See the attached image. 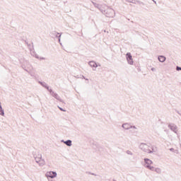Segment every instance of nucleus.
Returning <instances> with one entry per match:
<instances>
[{
    "mask_svg": "<svg viewBox=\"0 0 181 181\" xmlns=\"http://www.w3.org/2000/svg\"><path fill=\"white\" fill-rule=\"evenodd\" d=\"M102 13L105 15L106 18H114L115 16V11L111 8L103 10Z\"/></svg>",
    "mask_w": 181,
    "mask_h": 181,
    "instance_id": "f257e3e1",
    "label": "nucleus"
},
{
    "mask_svg": "<svg viewBox=\"0 0 181 181\" xmlns=\"http://www.w3.org/2000/svg\"><path fill=\"white\" fill-rule=\"evenodd\" d=\"M139 149H141V151H144V152H146V153H153V147H151V149L148 148V146L145 143L140 144L139 146Z\"/></svg>",
    "mask_w": 181,
    "mask_h": 181,
    "instance_id": "f03ea898",
    "label": "nucleus"
},
{
    "mask_svg": "<svg viewBox=\"0 0 181 181\" xmlns=\"http://www.w3.org/2000/svg\"><path fill=\"white\" fill-rule=\"evenodd\" d=\"M126 59L128 64H130L131 66L134 64V59H132V54H131V52H127L126 54Z\"/></svg>",
    "mask_w": 181,
    "mask_h": 181,
    "instance_id": "7ed1b4c3",
    "label": "nucleus"
},
{
    "mask_svg": "<svg viewBox=\"0 0 181 181\" xmlns=\"http://www.w3.org/2000/svg\"><path fill=\"white\" fill-rule=\"evenodd\" d=\"M47 177H50V179H54L57 177V173L56 171H50L46 173Z\"/></svg>",
    "mask_w": 181,
    "mask_h": 181,
    "instance_id": "20e7f679",
    "label": "nucleus"
},
{
    "mask_svg": "<svg viewBox=\"0 0 181 181\" xmlns=\"http://www.w3.org/2000/svg\"><path fill=\"white\" fill-rule=\"evenodd\" d=\"M168 128H170V129H171V131H173V132H175V134H177V126H176L175 124H168Z\"/></svg>",
    "mask_w": 181,
    "mask_h": 181,
    "instance_id": "39448f33",
    "label": "nucleus"
},
{
    "mask_svg": "<svg viewBox=\"0 0 181 181\" xmlns=\"http://www.w3.org/2000/svg\"><path fill=\"white\" fill-rule=\"evenodd\" d=\"M51 95H52L54 98H56V100H57L60 103H63V100L62 99V98H60V96H59V95L57 93H54V91L52 92Z\"/></svg>",
    "mask_w": 181,
    "mask_h": 181,
    "instance_id": "423d86ee",
    "label": "nucleus"
},
{
    "mask_svg": "<svg viewBox=\"0 0 181 181\" xmlns=\"http://www.w3.org/2000/svg\"><path fill=\"white\" fill-rule=\"evenodd\" d=\"M89 66H90V67H94L95 69H97V67L101 66V64H97L94 61H90L88 62Z\"/></svg>",
    "mask_w": 181,
    "mask_h": 181,
    "instance_id": "0eeeda50",
    "label": "nucleus"
},
{
    "mask_svg": "<svg viewBox=\"0 0 181 181\" xmlns=\"http://www.w3.org/2000/svg\"><path fill=\"white\" fill-rule=\"evenodd\" d=\"M144 168L145 166H151L153 162L149 158H144Z\"/></svg>",
    "mask_w": 181,
    "mask_h": 181,
    "instance_id": "6e6552de",
    "label": "nucleus"
},
{
    "mask_svg": "<svg viewBox=\"0 0 181 181\" xmlns=\"http://www.w3.org/2000/svg\"><path fill=\"white\" fill-rule=\"evenodd\" d=\"M93 5L95 6V8H97L98 9H99V11H100V12H103V11L104 9H103V6H101V4H98L94 1H91Z\"/></svg>",
    "mask_w": 181,
    "mask_h": 181,
    "instance_id": "1a4fd4ad",
    "label": "nucleus"
},
{
    "mask_svg": "<svg viewBox=\"0 0 181 181\" xmlns=\"http://www.w3.org/2000/svg\"><path fill=\"white\" fill-rule=\"evenodd\" d=\"M61 142H62L63 144H65L66 146H71V145H73V141H71V140L70 139H68L66 141L61 140Z\"/></svg>",
    "mask_w": 181,
    "mask_h": 181,
    "instance_id": "9d476101",
    "label": "nucleus"
},
{
    "mask_svg": "<svg viewBox=\"0 0 181 181\" xmlns=\"http://www.w3.org/2000/svg\"><path fill=\"white\" fill-rule=\"evenodd\" d=\"M158 60L160 63H165V62H166V57H165L163 55H160V56L158 57Z\"/></svg>",
    "mask_w": 181,
    "mask_h": 181,
    "instance_id": "9b49d317",
    "label": "nucleus"
},
{
    "mask_svg": "<svg viewBox=\"0 0 181 181\" xmlns=\"http://www.w3.org/2000/svg\"><path fill=\"white\" fill-rule=\"evenodd\" d=\"M122 127L124 129H131V124L129 123H124Z\"/></svg>",
    "mask_w": 181,
    "mask_h": 181,
    "instance_id": "f8f14e48",
    "label": "nucleus"
},
{
    "mask_svg": "<svg viewBox=\"0 0 181 181\" xmlns=\"http://www.w3.org/2000/svg\"><path fill=\"white\" fill-rule=\"evenodd\" d=\"M35 159V162L37 163H39L42 159V154H38V156L36 157V156H34Z\"/></svg>",
    "mask_w": 181,
    "mask_h": 181,
    "instance_id": "ddd939ff",
    "label": "nucleus"
},
{
    "mask_svg": "<svg viewBox=\"0 0 181 181\" xmlns=\"http://www.w3.org/2000/svg\"><path fill=\"white\" fill-rule=\"evenodd\" d=\"M62 35H63V33L57 34V35L55 36V37H57V39H58V42H59V45H62V42H61Z\"/></svg>",
    "mask_w": 181,
    "mask_h": 181,
    "instance_id": "4468645a",
    "label": "nucleus"
},
{
    "mask_svg": "<svg viewBox=\"0 0 181 181\" xmlns=\"http://www.w3.org/2000/svg\"><path fill=\"white\" fill-rule=\"evenodd\" d=\"M57 35H60V33H57L56 31H52L50 33V36L52 38L56 37Z\"/></svg>",
    "mask_w": 181,
    "mask_h": 181,
    "instance_id": "2eb2a0df",
    "label": "nucleus"
},
{
    "mask_svg": "<svg viewBox=\"0 0 181 181\" xmlns=\"http://www.w3.org/2000/svg\"><path fill=\"white\" fill-rule=\"evenodd\" d=\"M145 168H146V169H149V170H152L153 172H155V167L153 166L145 165Z\"/></svg>",
    "mask_w": 181,
    "mask_h": 181,
    "instance_id": "dca6fc26",
    "label": "nucleus"
},
{
    "mask_svg": "<svg viewBox=\"0 0 181 181\" xmlns=\"http://www.w3.org/2000/svg\"><path fill=\"white\" fill-rule=\"evenodd\" d=\"M39 84H40V86H42V87H44V88H46L47 86V83H46V82H42V81H38Z\"/></svg>",
    "mask_w": 181,
    "mask_h": 181,
    "instance_id": "f3484780",
    "label": "nucleus"
},
{
    "mask_svg": "<svg viewBox=\"0 0 181 181\" xmlns=\"http://www.w3.org/2000/svg\"><path fill=\"white\" fill-rule=\"evenodd\" d=\"M0 115H1V117L5 116V110H4L2 106H0Z\"/></svg>",
    "mask_w": 181,
    "mask_h": 181,
    "instance_id": "a211bd4d",
    "label": "nucleus"
},
{
    "mask_svg": "<svg viewBox=\"0 0 181 181\" xmlns=\"http://www.w3.org/2000/svg\"><path fill=\"white\" fill-rule=\"evenodd\" d=\"M40 166H44L45 163H46V162L45 161V159H42L40 160V162L38 163Z\"/></svg>",
    "mask_w": 181,
    "mask_h": 181,
    "instance_id": "6ab92c4d",
    "label": "nucleus"
},
{
    "mask_svg": "<svg viewBox=\"0 0 181 181\" xmlns=\"http://www.w3.org/2000/svg\"><path fill=\"white\" fill-rule=\"evenodd\" d=\"M154 172H156V173L160 174V173H162V170H160V168H156L154 169Z\"/></svg>",
    "mask_w": 181,
    "mask_h": 181,
    "instance_id": "aec40b11",
    "label": "nucleus"
},
{
    "mask_svg": "<svg viewBox=\"0 0 181 181\" xmlns=\"http://www.w3.org/2000/svg\"><path fill=\"white\" fill-rule=\"evenodd\" d=\"M45 88H46V90H47V91H49V93H50V95L52 93L53 90H52V88H50L49 87V86H47Z\"/></svg>",
    "mask_w": 181,
    "mask_h": 181,
    "instance_id": "412c9836",
    "label": "nucleus"
},
{
    "mask_svg": "<svg viewBox=\"0 0 181 181\" xmlns=\"http://www.w3.org/2000/svg\"><path fill=\"white\" fill-rule=\"evenodd\" d=\"M126 2H129V4H135V0H125Z\"/></svg>",
    "mask_w": 181,
    "mask_h": 181,
    "instance_id": "4be33fe9",
    "label": "nucleus"
},
{
    "mask_svg": "<svg viewBox=\"0 0 181 181\" xmlns=\"http://www.w3.org/2000/svg\"><path fill=\"white\" fill-rule=\"evenodd\" d=\"M21 67H22V69H23V70H25V71H27V73L30 74V72H29V71H28V69H26V67L25 66V65H22Z\"/></svg>",
    "mask_w": 181,
    "mask_h": 181,
    "instance_id": "5701e85b",
    "label": "nucleus"
},
{
    "mask_svg": "<svg viewBox=\"0 0 181 181\" xmlns=\"http://www.w3.org/2000/svg\"><path fill=\"white\" fill-rule=\"evenodd\" d=\"M137 4H139V5H143V6L145 5V3L139 1H137Z\"/></svg>",
    "mask_w": 181,
    "mask_h": 181,
    "instance_id": "b1692460",
    "label": "nucleus"
},
{
    "mask_svg": "<svg viewBox=\"0 0 181 181\" xmlns=\"http://www.w3.org/2000/svg\"><path fill=\"white\" fill-rule=\"evenodd\" d=\"M176 70H177V71H181V67L179 66H176Z\"/></svg>",
    "mask_w": 181,
    "mask_h": 181,
    "instance_id": "393cba45",
    "label": "nucleus"
},
{
    "mask_svg": "<svg viewBox=\"0 0 181 181\" xmlns=\"http://www.w3.org/2000/svg\"><path fill=\"white\" fill-rule=\"evenodd\" d=\"M58 108L60 110V111H62L63 112H66V110L63 109L62 107H60L58 106Z\"/></svg>",
    "mask_w": 181,
    "mask_h": 181,
    "instance_id": "a878e982",
    "label": "nucleus"
},
{
    "mask_svg": "<svg viewBox=\"0 0 181 181\" xmlns=\"http://www.w3.org/2000/svg\"><path fill=\"white\" fill-rule=\"evenodd\" d=\"M25 43L28 46V47H30V46H32V45L29 44L26 40H25Z\"/></svg>",
    "mask_w": 181,
    "mask_h": 181,
    "instance_id": "bb28decb",
    "label": "nucleus"
},
{
    "mask_svg": "<svg viewBox=\"0 0 181 181\" xmlns=\"http://www.w3.org/2000/svg\"><path fill=\"white\" fill-rule=\"evenodd\" d=\"M86 173H88L89 175H92L93 176H97V174H95V173H90V172H87Z\"/></svg>",
    "mask_w": 181,
    "mask_h": 181,
    "instance_id": "cd10ccee",
    "label": "nucleus"
},
{
    "mask_svg": "<svg viewBox=\"0 0 181 181\" xmlns=\"http://www.w3.org/2000/svg\"><path fill=\"white\" fill-rule=\"evenodd\" d=\"M127 155H132V152H131V151H129V150L127 151Z\"/></svg>",
    "mask_w": 181,
    "mask_h": 181,
    "instance_id": "c85d7f7f",
    "label": "nucleus"
},
{
    "mask_svg": "<svg viewBox=\"0 0 181 181\" xmlns=\"http://www.w3.org/2000/svg\"><path fill=\"white\" fill-rule=\"evenodd\" d=\"M34 56H35V59H39V55L37 54H35V52L34 54Z\"/></svg>",
    "mask_w": 181,
    "mask_h": 181,
    "instance_id": "c756f323",
    "label": "nucleus"
},
{
    "mask_svg": "<svg viewBox=\"0 0 181 181\" xmlns=\"http://www.w3.org/2000/svg\"><path fill=\"white\" fill-rule=\"evenodd\" d=\"M39 60H45L46 59V58H45V57H39V59H38Z\"/></svg>",
    "mask_w": 181,
    "mask_h": 181,
    "instance_id": "7c9ffc66",
    "label": "nucleus"
},
{
    "mask_svg": "<svg viewBox=\"0 0 181 181\" xmlns=\"http://www.w3.org/2000/svg\"><path fill=\"white\" fill-rule=\"evenodd\" d=\"M175 112H177V114H179L180 115V117H181V113H180V112L179 110H175Z\"/></svg>",
    "mask_w": 181,
    "mask_h": 181,
    "instance_id": "2f4dec72",
    "label": "nucleus"
},
{
    "mask_svg": "<svg viewBox=\"0 0 181 181\" xmlns=\"http://www.w3.org/2000/svg\"><path fill=\"white\" fill-rule=\"evenodd\" d=\"M132 128L133 129H136V127L131 125L130 129Z\"/></svg>",
    "mask_w": 181,
    "mask_h": 181,
    "instance_id": "473e14b6",
    "label": "nucleus"
},
{
    "mask_svg": "<svg viewBox=\"0 0 181 181\" xmlns=\"http://www.w3.org/2000/svg\"><path fill=\"white\" fill-rule=\"evenodd\" d=\"M170 151L171 152H175V148H170Z\"/></svg>",
    "mask_w": 181,
    "mask_h": 181,
    "instance_id": "72a5a7b5",
    "label": "nucleus"
},
{
    "mask_svg": "<svg viewBox=\"0 0 181 181\" xmlns=\"http://www.w3.org/2000/svg\"><path fill=\"white\" fill-rule=\"evenodd\" d=\"M174 153H179V150H174Z\"/></svg>",
    "mask_w": 181,
    "mask_h": 181,
    "instance_id": "f704fd0d",
    "label": "nucleus"
},
{
    "mask_svg": "<svg viewBox=\"0 0 181 181\" xmlns=\"http://www.w3.org/2000/svg\"><path fill=\"white\" fill-rule=\"evenodd\" d=\"M151 71H156V68H151Z\"/></svg>",
    "mask_w": 181,
    "mask_h": 181,
    "instance_id": "c9c22d12",
    "label": "nucleus"
},
{
    "mask_svg": "<svg viewBox=\"0 0 181 181\" xmlns=\"http://www.w3.org/2000/svg\"><path fill=\"white\" fill-rule=\"evenodd\" d=\"M152 1H153V2H154L156 4V1H155V0H152Z\"/></svg>",
    "mask_w": 181,
    "mask_h": 181,
    "instance_id": "e433bc0d",
    "label": "nucleus"
},
{
    "mask_svg": "<svg viewBox=\"0 0 181 181\" xmlns=\"http://www.w3.org/2000/svg\"><path fill=\"white\" fill-rule=\"evenodd\" d=\"M82 78H86L84 77V76H82Z\"/></svg>",
    "mask_w": 181,
    "mask_h": 181,
    "instance_id": "4c0bfd02",
    "label": "nucleus"
},
{
    "mask_svg": "<svg viewBox=\"0 0 181 181\" xmlns=\"http://www.w3.org/2000/svg\"><path fill=\"white\" fill-rule=\"evenodd\" d=\"M0 107H2V105L1 104V102H0Z\"/></svg>",
    "mask_w": 181,
    "mask_h": 181,
    "instance_id": "58836bf2",
    "label": "nucleus"
},
{
    "mask_svg": "<svg viewBox=\"0 0 181 181\" xmlns=\"http://www.w3.org/2000/svg\"><path fill=\"white\" fill-rule=\"evenodd\" d=\"M85 80H87V81H88V78H85Z\"/></svg>",
    "mask_w": 181,
    "mask_h": 181,
    "instance_id": "ea45409f",
    "label": "nucleus"
}]
</instances>
